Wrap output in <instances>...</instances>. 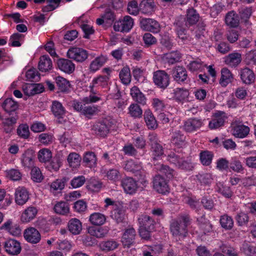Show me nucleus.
<instances>
[{"mask_svg": "<svg viewBox=\"0 0 256 256\" xmlns=\"http://www.w3.org/2000/svg\"><path fill=\"white\" fill-rule=\"evenodd\" d=\"M230 168L236 172H242L244 170V168L242 162L236 158L232 159L230 163Z\"/></svg>", "mask_w": 256, "mask_h": 256, "instance_id": "59", "label": "nucleus"}, {"mask_svg": "<svg viewBox=\"0 0 256 256\" xmlns=\"http://www.w3.org/2000/svg\"><path fill=\"white\" fill-rule=\"evenodd\" d=\"M24 236L25 240L28 242L36 244L41 240L40 232L34 228L30 227L24 230Z\"/></svg>", "mask_w": 256, "mask_h": 256, "instance_id": "12", "label": "nucleus"}, {"mask_svg": "<svg viewBox=\"0 0 256 256\" xmlns=\"http://www.w3.org/2000/svg\"><path fill=\"white\" fill-rule=\"evenodd\" d=\"M32 179L35 182H40L43 180L42 172L38 167L32 166L31 170Z\"/></svg>", "mask_w": 256, "mask_h": 256, "instance_id": "60", "label": "nucleus"}, {"mask_svg": "<svg viewBox=\"0 0 256 256\" xmlns=\"http://www.w3.org/2000/svg\"><path fill=\"white\" fill-rule=\"evenodd\" d=\"M80 155L76 152H71L68 156L67 160L70 167L77 168L80 166L81 161Z\"/></svg>", "mask_w": 256, "mask_h": 256, "instance_id": "48", "label": "nucleus"}, {"mask_svg": "<svg viewBox=\"0 0 256 256\" xmlns=\"http://www.w3.org/2000/svg\"><path fill=\"white\" fill-rule=\"evenodd\" d=\"M240 76L242 82L246 84L252 83L255 79L254 72L248 68H245L240 70Z\"/></svg>", "mask_w": 256, "mask_h": 256, "instance_id": "33", "label": "nucleus"}, {"mask_svg": "<svg viewBox=\"0 0 256 256\" xmlns=\"http://www.w3.org/2000/svg\"><path fill=\"white\" fill-rule=\"evenodd\" d=\"M52 112L56 117L62 118L65 114V109L62 104L56 100L54 101L51 106Z\"/></svg>", "mask_w": 256, "mask_h": 256, "instance_id": "45", "label": "nucleus"}, {"mask_svg": "<svg viewBox=\"0 0 256 256\" xmlns=\"http://www.w3.org/2000/svg\"><path fill=\"white\" fill-rule=\"evenodd\" d=\"M186 136L182 132L178 130L172 132L171 136L170 142L178 148L182 147L184 144Z\"/></svg>", "mask_w": 256, "mask_h": 256, "instance_id": "19", "label": "nucleus"}, {"mask_svg": "<svg viewBox=\"0 0 256 256\" xmlns=\"http://www.w3.org/2000/svg\"><path fill=\"white\" fill-rule=\"evenodd\" d=\"M216 190L226 198H230L233 195L230 187L224 185L220 182L216 184Z\"/></svg>", "mask_w": 256, "mask_h": 256, "instance_id": "51", "label": "nucleus"}, {"mask_svg": "<svg viewBox=\"0 0 256 256\" xmlns=\"http://www.w3.org/2000/svg\"><path fill=\"white\" fill-rule=\"evenodd\" d=\"M134 20L129 16H126L116 21L114 24V29L116 32H128L132 28Z\"/></svg>", "mask_w": 256, "mask_h": 256, "instance_id": "7", "label": "nucleus"}, {"mask_svg": "<svg viewBox=\"0 0 256 256\" xmlns=\"http://www.w3.org/2000/svg\"><path fill=\"white\" fill-rule=\"evenodd\" d=\"M144 119L146 126L149 129L154 130L158 127L156 120L152 112L149 110H146L144 112Z\"/></svg>", "mask_w": 256, "mask_h": 256, "instance_id": "38", "label": "nucleus"}, {"mask_svg": "<svg viewBox=\"0 0 256 256\" xmlns=\"http://www.w3.org/2000/svg\"><path fill=\"white\" fill-rule=\"evenodd\" d=\"M38 214L36 207L30 206L28 207L22 213L21 220L24 222H28L34 220Z\"/></svg>", "mask_w": 256, "mask_h": 256, "instance_id": "26", "label": "nucleus"}, {"mask_svg": "<svg viewBox=\"0 0 256 256\" xmlns=\"http://www.w3.org/2000/svg\"><path fill=\"white\" fill-rule=\"evenodd\" d=\"M108 58L106 56L101 55L92 60L89 66V70L92 72H95L100 69L106 62Z\"/></svg>", "mask_w": 256, "mask_h": 256, "instance_id": "22", "label": "nucleus"}, {"mask_svg": "<svg viewBox=\"0 0 256 256\" xmlns=\"http://www.w3.org/2000/svg\"><path fill=\"white\" fill-rule=\"evenodd\" d=\"M52 157V152L48 148H42L38 152V158L41 162H46L49 161Z\"/></svg>", "mask_w": 256, "mask_h": 256, "instance_id": "56", "label": "nucleus"}, {"mask_svg": "<svg viewBox=\"0 0 256 256\" xmlns=\"http://www.w3.org/2000/svg\"><path fill=\"white\" fill-rule=\"evenodd\" d=\"M190 222V218L188 215H182L172 220L170 224V232L179 240L186 238L188 234V226Z\"/></svg>", "mask_w": 256, "mask_h": 256, "instance_id": "1", "label": "nucleus"}, {"mask_svg": "<svg viewBox=\"0 0 256 256\" xmlns=\"http://www.w3.org/2000/svg\"><path fill=\"white\" fill-rule=\"evenodd\" d=\"M50 191L56 196L60 193L65 186V180L62 179H56L49 184Z\"/></svg>", "mask_w": 256, "mask_h": 256, "instance_id": "35", "label": "nucleus"}, {"mask_svg": "<svg viewBox=\"0 0 256 256\" xmlns=\"http://www.w3.org/2000/svg\"><path fill=\"white\" fill-rule=\"evenodd\" d=\"M110 216L117 223L123 222L125 218V210L122 206H116L111 212Z\"/></svg>", "mask_w": 256, "mask_h": 256, "instance_id": "34", "label": "nucleus"}, {"mask_svg": "<svg viewBox=\"0 0 256 256\" xmlns=\"http://www.w3.org/2000/svg\"><path fill=\"white\" fill-rule=\"evenodd\" d=\"M110 80L108 76H99L94 78L90 86V92H94V88L96 86H100L102 88H106Z\"/></svg>", "mask_w": 256, "mask_h": 256, "instance_id": "24", "label": "nucleus"}, {"mask_svg": "<svg viewBox=\"0 0 256 256\" xmlns=\"http://www.w3.org/2000/svg\"><path fill=\"white\" fill-rule=\"evenodd\" d=\"M139 226L152 230L154 228L156 222L152 218L147 215H141L138 218Z\"/></svg>", "mask_w": 256, "mask_h": 256, "instance_id": "29", "label": "nucleus"}, {"mask_svg": "<svg viewBox=\"0 0 256 256\" xmlns=\"http://www.w3.org/2000/svg\"><path fill=\"white\" fill-rule=\"evenodd\" d=\"M112 124L108 120L96 122L92 128L94 132L101 136L104 137L109 132Z\"/></svg>", "mask_w": 256, "mask_h": 256, "instance_id": "10", "label": "nucleus"}, {"mask_svg": "<svg viewBox=\"0 0 256 256\" xmlns=\"http://www.w3.org/2000/svg\"><path fill=\"white\" fill-rule=\"evenodd\" d=\"M234 78L232 72L226 68L221 70V77L219 83L222 87L226 86L232 82Z\"/></svg>", "mask_w": 256, "mask_h": 256, "instance_id": "25", "label": "nucleus"}, {"mask_svg": "<svg viewBox=\"0 0 256 256\" xmlns=\"http://www.w3.org/2000/svg\"><path fill=\"white\" fill-rule=\"evenodd\" d=\"M142 164L140 162L135 161L132 160H130L125 162L124 168L128 172H134L140 170L142 169Z\"/></svg>", "mask_w": 256, "mask_h": 256, "instance_id": "44", "label": "nucleus"}, {"mask_svg": "<svg viewBox=\"0 0 256 256\" xmlns=\"http://www.w3.org/2000/svg\"><path fill=\"white\" fill-rule=\"evenodd\" d=\"M121 185L124 192L130 194H134L138 188L136 182L130 177L123 178L121 182Z\"/></svg>", "mask_w": 256, "mask_h": 256, "instance_id": "16", "label": "nucleus"}, {"mask_svg": "<svg viewBox=\"0 0 256 256\" xmlns=\"http://www.w3.org/2000/svg\"><path fill=\"white\" fill-rule=\"evenodd\" d=\"M108 230L104 228H92L89 230V233L97 238H102L108 234Z\"/></svg>", "mask_w": 256, "mask_h": 256, "instance_id": "58", "label": "nucleus"}, {"mask_svg": "<svg viewBox=\"0 0 256 256\" xmlns=\"http://www.w3.org/2000/svg\"><path fill=\"white\" fill-rule=\"evenodd\" d=\"M54 210L57 214L66 215L70 212L69 205L66 202L60 201L55 204Z\"/></svg>", "mask_w": 256, "mask_h": 256, "instance_id": "42", "label": "nucleus"}, {"mask_svg": "<svg viewBox=\"0 0 256 256\" xmlns=\"http://www.w3.org/2000/svg\"><path fill=\"white\" fill-rule=\"evenodd\" d=\"M57 66L61 71L66 74H72L75 70V64L74 62L66 58H59L57 60Z\"/></svg>", "mask_w": 256, "mask_h": 256, "instance_id": "17", "label": "nucleus"}, {"mask_svg": "<svg viewBox=\"0 0 256 256\" xmlns=\"http://www.w3.org/2000/svg\"><path fill=\"white\" fill-rule=\"evenodd\" d=\"M228 118V115L224 112L216 111L212 114V120L209 122V128L210 130H215L224 126Z\"/></svg>", "mask_w": 256, "mask_h": 256, "instance_id": "4", "label": "nucleus"}, {"mask_svg": "<svg viewBox=\"0 0 256 256\" xmlns=\"http://www.w3.org/2000/svg\"><path fill=\"white\" fill-rule=\"evenodd\" d=\"M4 247L6 252L10 255H17L21 251L20 243L13 239L6 240L4 243Z\"/></svg>", "mask_w": 256, "mask_h": 256, "instance_id": "15", "label": "nucleus"}, {"mask_svg": "<svg viewBox=\"0 0 256 256\" xmlns=\"http://www.w3.org/2000/svg\"><path fill=\"white\" fill-rule=\"evenodd\" d=\"M214 154L212 152L208 150L202 151L200 154V158L202 165L208 166L212 162Z\"/></svg>", "mask_w": 256, "mask_h": 256, "instance_id": "49", "label": "nucleus"}, {"mask_svg": "<svg viewBox=\"0 0 256 256\" xmlns=\"http://www.w3.org/2000/svg\"><path fill=\"white\" fill-rule=\"evenodd\" d=\"M189 95L188 91L186 89L176 88L172 90L170 94V98L175 100L178 102L185 100Z\"/></svg>", "mask_w": 256, "mask_h": 256, "instance_id": "30", "label": "nucleus"}, {"mask_svg": "<svg viewBox=\"0 0 256 256\" xmlns=\"http://www.w3.org/2000/svg\"><path fill=\"white\" fill-rule=\"evenodd\" d=\"M142 28L147 31L158 33L160 31V25L158 22L152 18H142L140 22Z\"/></svg>", "mask_w": 256, "mask_h": 256, "instance_id": "14", "label": "nucleus"}, {"mask_svg": "<svg viewBox=\"0 0 256 256\" xmlns=\"http://www.w3.org/2000/svg\"><path fill=\"white\" fill-rule=\"evenodd\" d=\"M22 88L24 94L28 96L40 93L43 90V88L40 84H25Z\"/></svg>", "mask_w": 256, "mask_h": 256, "instance_id": "32", "label": "nucleus"}, {"mask_svg": "<svg viewBox=\"0 0 256 256\" xmlns=\"http://www.w3.org/2000/svg\"><path fill=\"white\" fill-rule=\"evenodd\" d=\"M200 18L199 14L194 8H190L187 10L186 18V25L191 26L197 23Z\"/></svg>", "mask_w": 256, "mask_h": 256, "instance_id": "31", "label": "nucleus"}, {"mask_svg": "<svg viewBox=\"0 0 256 256\" xmlns=\"http://www.w3.org/2000/svg\"><path fill=\"white\" fill-rule=\"evenodd\" d=\"M89 220L93 225L101 226L106 222V216L100 212H94L90 215Z\"/></svg>", "mask_w": 256, "mask_h": 256, "instance_id": "41", "label": "nucleus"}, {"mask_svg": "<svg viewBox=\"0 0 256 256\" xmlns=\"http://www.w3.org/2000/svg\"><path fill=\"white\" fill-rule=\"evenodd\" d=\"M68 228L72 234H78L82 230V222L78 219L72 218L68 222Z\"/></svg>", "mask_w": 256, "mask_h": 256, "instance_id": "37", "label": "nucleus"}, {"mask_svg": "<svg viewBox=\"0 0 256 256\" xmlns=\"http://www.w3.org/2000/svg\"><path fill=\"white\" fill-rule=\"evenodd\" d=\"M180 57V54L178 52L174 51L164 54L162 59L166 62L172 64L178 62Z\"/></svg>", "mask_w": 256, "mask_h": 256, "instance_id": "46", "label": "nucleus"}, {"mask_svg": "<svg viewBox=\"0 0 256 256\" xmlns=\"http://www.w3.org/2000/svg\"><path fill=\"white\" fill-rule=\"evenodd\" d=\"M16 118L12 116L2 120V125L4 130L6 133L11 132L14 129V126L16 122Z\"/></svg>", "mask_w": 256, "mask_h": 256, "instance_id": "47", "label": "nucleus"}, {"mask_svg": "<svg viewBox=\"0 0 256 256\" xmlns=\"http://www.w3.org/2000/svg\"><path fill=\"white\" fill-rule=\"evenodd\" d=\"M2 107L6 112L10 113L18 108V104L12 98H8L4 102Z\"/></svg>", "mask_w": 256, "mask_h": 256, "instance_id": "43", "label": "nucleus"}, {"mask_svg": "<svg viewBox=\"0 0 256 256\" xmlns=\"http://www.w3.org/2000/svg\"><path fill=\"white\" fill-rule=\"evenodd\" d=\"M203 125L202 120L196 118H189L184 122V130L188 132H192L200 129Z\"/></svg>", "mask_w": 256, "mask_h": 256, "instance_id": "13", "label": "nucleus"}, {"mask_svg": "<svg viewBox=\"0 0 256 256\" xmlns=\"http://www.w3.org/2000/svg\"><path fill=\"white\" fill-rule=\"evenodd\" d=\"M83 162L90 168H96L97 165L96 156L94 152H87L84 154Z\"/></svg>", "mask_w": 256, "mask_h": 256, "instance_id": "40", "label": "nucleus"}, {"mask_svg": "<svg viewBox=\"0 0 256 256\" xmlns=\"http://www.w3.org/2000/svg\"><path fill=\"white\" fill-rule=\"evenodd\" d=\"M106 176L110 180L116 182L120 179L121 174L118 169L111 168L107 171Z\"/></svg>", "mask_w": 256, "mask_h": 256, "instance_id": "57", "label": "nucleus"}, {"mask_svg": "<svg viewBox=\"0 0 256 256\" xmlns=\"http://www.w3.org/2000/svg\"><path fill=\"white\" fill-rule=\"evenodd\" d=\"M220 221L222 226L226 230H230L233 227V220L227 214L221 216Z\"/></svg>", "mask_w": 256, "mask_h": 256, "instance_id": "55", "label": "nucleus"}, {"mask_svg": "<svg viewBox=\"0 0 256 256\" xmlns=\"http://www.w3.org/2000/svg\"><path fill=\"white\" fill-rule=\"evenodd\" d=\"M136 232L132 227L126 228L122 236L121 242L124 248H130L135 240Z\"/></svg>", "mask_w": 256, "mask_h": 256, "instance_id": "9", "label": "nucleus"}, {"mask_svg": "<svg viewBox=\"0 0 256 256\" xmlns=\"http://www.w3.org/2000/svg\"><path fill=\"white\" fill-rule=\"evenodd\" d=\"M248 214L244 212H240L236 214V220L240 226L245 225L248 222Z\"/></svg>", "mask_w": 256, "mask_h": 256, "instance_id": "64", "label": "nucleus"}, {"mask_svg": "<svg viewBox=\"0 0 256 256\" xmlns=\"http://www.w3.org/2000/svg\"><path fill=\"white\" fill-rule=\"evenodd\" d=\"M153 186L158 192L165 194L169 190L166 180L160 175L158 174L154 178Z\"/></svg>", "mask_w": 256, "mask_h": 256, "instance_id": "11", "label": "nucleus"}, {"mask_svg": "<svg viewBox=\"0 0 256 256\" xmlns=\"http://www.w3.org/2000/svg\"><path fill=\"white\" fill-rule=\"evenodd\" d=\"M176 32L180 40L178 42H181L182 44H188L190 42L192 38L185 32L184 29L178 28Z\"/></svg>", "mask_w": 256, "mask_h": 256, "instance_id": "53", "label": "nucleus"}, {"mask_svg": "<svg viewBox=\"0 0 256 256\" xmlns=\"http://www.w3.org/2000/svg\"><path fill=\"white\" fill-rule=\"evenodd\" d=\"M171 75L174 80L178 84L187 83L188 81L186 69L182 66H176L171 70Z\"/></svg>", "mask_w": 256, "mask_h": 256, "instance_id": "8", "label": "nucleus"}, {"mask_svg": "<svg viewBox=\"0 0 256 256\" xmlns=\"http://www.w3.org/2000/svg\"><path fill=\"white\" fill-rule=\"evenodd\" d=\"M68 58L78 62H83L88 58V52L82 48L72 46L66 52Z\"/></svg>", "mask_w": 256, "mask_h": 256, "instance_id": "6", "label": "nucleus"}, {"mask_svg": "<svg viewBox=\"0 0 256 256\" xmlns=\"http://www.w3.org/2000/svg\"><path fill=\"white\" fill-rule=\"evenodd\" d=\"M118 244L113 240L104 242L100 244L101 248L106 251L112 250L118 248Z\"/></svg>", "mask_w": 256, "mask_h": 256, "instance_id": "62", "label": "nucleus"}, {"mask_svg": "<svg viewBox=\"0 0 256 256\" xmlns=\"http://www.w3.org/2000/svg\"><path fill=\"white\" fill-rule=\"evenodd\" d=\"M45 1H46L48 4L42 8V12H44L54 10L58 8L61 0H34L36 4H42Z\"/></svg>", "mask_w": 256, "mask_h": 256, "instance_id": "36", "label": "nucleus"}, {"mask_svg": "<svg viewBox=\"0 0 256 256\" xmlns=\"http://www.w3.org/2000/svg\"><path fill=\"white\" fill-rule=\"evenodd\" d=\"M224 61L226 64L235 68L242 62V54L237 52H232L224 58Z\"/></svg>", "mask_w": 256, "mask_h": 256, "instance_id": "21", "label": "nucleus"}, {"mask_svg": "<svg viewBox=\"0 0 256 256\" xmlns=\"http://www.w3.org/2000/svg\"><path fill=\"white\" fill-rule=\"evenodd\" d=\"M152 80L158 88H166L170 83V75L164 70H158L153 72Z\"/></svg>", "mask_w": 256, "mask_h": 256, "instance_id": "3", "label": "nucleus"}, {"mask_svg": "<svg viewBox=\"0 0 256 256\" xmlns=\"http://www.w3.org/2000/svg\"><path fill=\"white\" fill-rule=\"evenodd\" d=\"M29 198V194L27 190L24 187H18L15 192L16 202L22 206L26 204Z\"/></svg>", "mask_w": 256, "mask_h": 256, "instance_id": "18", "label": "nucleus"}, {"mask_svg": "<svg viewBox=\"0 0 256 256\" xmlns=\"http://www.w3.org/2000/svg\"><path fill=\"white\" fill-rule=\"evenodd\" d=\"M166 160L171 164L182 170H190L194 167L190 162L185 160L184 158L174 152H170L168 154Z\"/></svg>", "mask_w": 256, "mask_h": 256, "instance_id": "2", "label": "nucleus"}, {"mask_svg": "<svg viewBox=\"0 0 256 256\" xmlns=\"http://www.w3.org/2000/svg\"><path fill=\"white\" fill-rule=\"evenodd\" d=\"M160 174L165 176L168 178H171L174 176V170L170 168L168 166L162 164L158 168Z\"/></svg>", "mask_w": 256, "mask_h": 256, "instance_id": "61", "label": "nucleus"}, {"mask_svg": "<svg viewBox=\"0 0 256 256\" xmlns=\"http://www.w3.org/2000/svg\"><path fill=\"white\" fill-rule=\"evenodd\" d=\"M230 128L232 134L236 138H240L246 137L250 130L248 126L236 120L232 122Z\"/></svg>", "mask_w": 256, "mask_h": 256, "instance_id": "5", "label": "nucleus"}, {"mask_svg": "<svg viewBox=\"0 0 256 256\" xmlns=\"http://www.w3.org/2000/svg\"><path fill=\"white\" fill-rule=\"evenodd\" d=\"M130 95L132 100L138 104L144 105L146 104V98L144 94L136 86L130 88Z\"/></svg>", "mask_w": 256, "mask_h": 256, "instance_id": "23", "label": "nucleus"}, {"mask_svg": "<svg viewBox=\"0 0 256 256\" xmlns=\"http://www.w3.org/2000/svg\"><path fill=\"white\" fill-rule=\"evenodd\" d=\"M56 82L58 90L60 92H66L70 88V84L69 82L66 78L62 76H57L56 78Z\"/></svg>", "mask_w": 256, "mask_h": 256, "instance_id": "54", "label": "nucleus"}, {"mask_svg": "<svg viewBox=\"0 0 256 256\" xmlns=\"http://www.w3.org/2000/svg\"><path fill=\"white\" fill-rule=\"evenodd\" d=\"M34 152L32 150L28 149L22 154L21 162L23 166L28 168H32L34 164Z\"/></svg>", "mask_w": 256, "mask_h": 256, "instance_id": "20", "label": "nucleus"}, {"mask_svg": "<svg viewBox=\"0 0 256 256\" xmlns=\"http://www.w3.org/2000/svg\"><path fill=\"white\" fill-rule=\"evenodd\" d=\"M240 252L246 256H256V248L248 242H244L240 247Z\"/></svg>", "mask_w": 256, "mask_h": 256, "instance_id": "39", "label": "nucleus"}, {"mask_svg": "<svg viewBox=\"0 0 256 256\" xmlns=\"http://www.w3.org/2000/svg\"><path fill=\"white\" fill-rule=\"evenodd\" d=\"M152 106L154 110L158 112H162L165 108L164 102L158 98H154L152 100Z\"/></svg>", "mask_w": 256, "mask_h": 256, "instance_id": "63", "label": "nucleus"}, {"mask_svg": "<svg viewBox=\"0 0 256 256\" xmlns=\"http://www.w3.org/2000/svg\"><path fill=\"white\" fill-rule=\"evenodd\" d=\"M128 114L132 118H140L142 116V109L137 104H132L128 107Z\"/></svg>", "mask_w": 256, "mask_h": 256, "instance_id": "50", "label": "nucleus"}, {"mask_svg": "<svg viewBox=\"0 0 256 256\" xmlns=\"http://www.w3.org/2000/svg\"><path fill=\"white\" fill-rule=\"evenodd\" d=\"M225 22L230 27L236 28L240 24L238 15L234 10L228 12L225 16Z\"/></svg>", "mask_w": 256, "mask_h": 256, "instance_id": "27", "label": "nucleus"}, {"mask_svg": "<svg viewBox=\"0 0 256 256\" xmlns=\"http://www.w3.org/2000/svg\"><path fill=\"white\" fill-rule=\"evenodd\" d=\"M38 67L42 72H48L52 69V62L48 56L44 55L40 57Z\"/></svg>", "mask_w": 256, "mask_h": 256, "instance_id": "28", "label": "nucleus"}, {"mask_svg": "<svg viewBox=\"0 0 256 256\" xmlns=\"http://www.w3.org/2000/svg\"><path fill=\"white\" fill-rule=\"evenodd\" d=\"M119 77L124 84H128L131 81V75L128 67H124L119 74Z\"/></svg>", "mask_w": 256, "mask_h": 256, "instance_id": "52", "label": "nucleus"}]
</instances>
